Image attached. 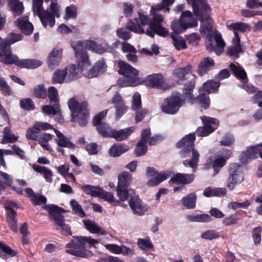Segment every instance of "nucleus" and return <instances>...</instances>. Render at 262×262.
<instances>
[{
  "label": "nucleus",
  "instance_id": "864d4df0",
  "mask_svg": "<svg viewBox=\"0 0 262 262\" xmlns=\"http://www.w3.org/2000/svg\"><path fill=\"white\" fill-rule=\"evenodd\" d=\"M100 188L90 185H85L81 187V189L86 194L92 196H98Z\"/></svg>",
  "mask_w": 262,
  "mask_h": 262
},
{
  "label": "nucleus",
  "instance_id": "4468645a",
  "mask_svg": "<svg viewBox=\"0 0 262 262\" xmlns=\"http://www.w3.org/2000/svg\"><path fill=\"white\" fill-rule=\"evenodd\" d=\"M54 130L57 137V139H55V141L57 144V150L58 152L64 154V150L63 149V147L69 148L73 149L75 148V145L68 138L59 130L56 129H54Z\"/></svg>",
  "mask_w": 262,
  "mask_h": 262
},
{
  "label": "nucleus",
  "instance_id": "473e14b6",
  "mask_svg": "<svg viewBox=\"0 0 262 262\" xmlns=\"http://www.w3.org/2000/svg\"><path fill=\"white\" fill-rule=\"evenodd\" d=\"M229 66L233 74L237 78L241 80H244L247 78V74L245 70L238 63H231Z\"/></svg>",
  "mask_w": 262,
  "mask_h": 262
},
{
  "label": "nucleus",
  "instance_id": "49530a36",
  "mask_svg": "<svg viewBox=\"0 0 262 262\" xmlns=\"http://www.w3.org/2000/svg\"><path fill=\"white\" fill-rule=\"evenodd\" d=\"M98 197H99L113 204H116L119 203V201L115 199L114 195L111 193L104 191L101 188L99 189Z\"/></svg>",
  "mask_w": 262,
  "mask_h": 262
},
{
  "label": "nucleus",
  "instance_id": "cd10ccee",
  "mask_svg": "<svg viewBox=\"0 0 262 262\" xmlns=\"http://www.w3.org/2000/svg\"><path fill=\"white\" fill-rule=\"evenodd\" d=\"M132 181V175L128 172H122L118 176L117 186L127 188V187L130 185Z\"/></svg>",
  "mask_w": 262,
  "mask_h": 262
},
{
  "label": "nucleus",
  "instance_id": "e2e57ef3",
  "mask_svg": "<svg viewBox=\"0 0 262 262\" xmlns=\"http://www.w3.org/2000/svg\"><path fill=\"white\" fill-rule=\"evenodd\" d=\"M48 96L50 100L51 103H58V92L53 86H51L48 89Z\"/></svg>",
  "mask_w": 262,
  "mask_h": 262
},
{
  "label": "nucleus",
  "instance_id": "5fc2aeb1",
  "mask_svg": "<svg viewBox=\"0 0 262 262\" xmlns=\"http://www.w3.org/2000/svg\"><path fill=\"white\" fill-rule=\"evenodd\" d=\"M201 237L204 239L212 240L219 238L220 234L214 230H208L202 233Z\"/></svg>",
  "mask_w": 262,
  "mask_h": 262
},
{
  "label": "nucleus",
  "instance_id": "79ce46f5",
  "mask_svg": "<svg viewBox=\"0 0 262 262\" xmlns=\"http://www.w3.org/2000/svg\"><path fill=\"white\" fill-rule=\"evenodd\" d=\"M44 208L50 214L51 220L61 215V213L64 212L63 209L53 205H46Z\"/></svg>",
  "mask_w": 262,
  "mask_h": 262
},
{
  "label": "nucleus",
  "instance_id": "39448f33",
  "mask_svg": "<svg viewBox=\"0 0 262 262\" xmlns=\"http://www.w3.org/2000/svg\"><path fill=\"white\" fill-rule=\"evenodd\" d=\"M160 10L154 6L151 7L150 15L152 16V20L149 23L148 29H147L145 34L151 37H154L155 34L162 36H165L168 35V31L161 25V23L164 20L163 16L159 13Z\"/></svg>",
  "mask_w": 262,
  "mask_h": 262
},
{
  "label": "nucleus",
  "instance_id": "c756f323",
  "mask_svg": "<svg viewBox=\"0 0 262 262\" xmlns=\"http://www.w3.org/2000/svg\"><path fill=\"white\" fill-rule=\"evenodd\" d=\"M68 69V74L66 81H70L77 79L80 77L82 69H80L77 66L72 64Z\"/></svg>",
  "mask_w": 262,
  "mask_h": 262
},
{
  "label": "nucleus",
  "instance_id": "c85d7f7f",
  "mask_svg": "<svg viewBox=\"0 0 262 262\" xmlns=\"http://www.w3.org/2000/svg\"><path fill=\"white\" fill-rule=\"evenodd\" d=\"M76 115H79L78 117L77 116L74 117V119H77L79 124L83 126L87 124L88 122V110L86 108V105L85 104L83 105L80 107V112L76 114Z\"/></svg>",
  "mask_w": 262,
  "mask_h": 262
},
{
  "label": "nucleus",
  "instance_id": "423d86ee",
  "mask_svg": "<svg viewBox=\"0 0 262 262\" xmlns=\"http://www.w3.org/2000/svg\"><path fill=\"white\" fill-rule=\"evenodd\" d=\"M43 0H33L32 10L34 14L39 17L44 27H53L55 24V18L50 11L42 7Z\"/></svg>",
  "mask_w": 262,
  "mask_h": 262
},
{
  "label": "nucleus",
  "instance_id": "680f3d73",
  "mask_svg": "<svg viewBox=\"0 0 262 262\" xmlns=\"http://www.w3.org/2000/svg\"><path fill=\"white\" fill-rule=\"evenodd\" d=\"M19 104L21 108L27 111L33 110L34 107V103L30 98H26L21 100Z\"/></svg>",
  "mask_w": 262,
  "mask_h": 262
},
{
  "label": "nucleus",
  "instance_id": "aec40b11",
  "mask_svg": "<svg viewBox=\"0 0 262 262\" xmlns=\"http://www.w3.org/2000/svg\"><path fill=\"white\" fill-rule=\"evenodd\" d=\"M81 42L85 49L93 51L98 54H103L107 50L105 45L97 44L91 40H86L81 41Z\"/></svg>",
  "mask_w": 262,
  "mask_h": 262
},
{
  "label": "nucleus",
  "instance_id": "412c9836",
  "mask_svg": "<svg viewBox=\"0 0 262 262\" xmlns=\"http://www.w3.org/2000/svg\"><path fill=\"white\" fill-rule=\"evenodd\" d=\"M214 66V60L210 57H204L199 62L198 73L202 76L206 74Z\"/></svg>",
  "mask_w": 262,
  "mask_h": 262
},
{
  "label": "nucleus",
  "instance_id": "6e6552de",
  "mask_svg": "<svg viewBox=\"0 0 262 262\" xmlns=\"http://www.w3.org/2000/svg\"><path fill=\"white\" fill-rule=\"evenodd\" d=\"M173 74L177 78L181 80L186 79V76L190 78V80L186 81L184 84V89L187 91H192L195 83V77L192 74V66L190 64L187 65L184 68H178L174 70Z\"/></svg>",
  "mask_w": 262,
  "mask_h": 262
},
{
  "label": "nucleus",
  "instance_id": "69168bd1",
  "mask_svg": "<svg viewBox=\"0 0 262 262\" xmlns=\"http://www.w3.org/2000/svg\"><path fill=\"white\" fill-rule=\"evenodd\" d=\"M9 7L15 15H20L23 13L24 9L21 2L15 3L14 5L9 6Z\"/></svg>",
  "mask_w": 262,
  "mask_h": 262
},
{
  "label": "nucleus",
  "instance_id": "72a5a7b5",
  "mask_svg": "<svg viewBox=\"0 0 262 262\" xmlns=\"http://www.w3.org/2000/svg\"><path fill=\"white\" fill-rule=\"evenodd\" d=\"M226 193V189L225 188H211L208 187L206 188L203 192V194L207 197L211 196H222Z\"/></svg>",
  "mask_w": 262,
  "mask_h": 262
},
{
  "label": "nucleus",
  "instance_id": "7c9ffc66",
  "mask_svg": "<svg viewBox=\"0 0 262 262\" xmlns=\"http://www.w3.org/2000/svg\"><path fill=\"white\" fill-rule=\"evenodd\" d=\"M126 187H120L117 186L116 191L117 196L121 201H125L136 195L134 190L132 189L127 190Z\"/></svg>",
  "mask_w": 262,
  "mask_h": 262
},
{
  "label": "nucleus",
  "instance_id": "0e129e2a",
  "mask_svg": "<svg viewBox=\"0 0 262 262\" xmlns=\"http://www.w3.org/2000/svg\"><path fill=\"white\" fill-rule=\"evenodd\" d=\"M147 151L146 143L145 142L139 141L136 149V154L137 156H142L144 155Z\"/></svg>",
  "mask_w": 262,
  "mask_h": 262
},
{
  "label": "nucleus",
  "instance_id": "8fccbe9b",
  "mask_svg": "<svg viewBox=\"0 0 262 262\" xmlns=\"http://www.w3.org/2000/svg\"><path fill=\"white\" fill-rule=\"evenodd\" d=\"M196 195L190 193L183 199V204L188 208H193L195 205Z\"/></svg>",
  "mask_w": 262,
  "mask_h": 262
},
{
  "label": "nucleus",
  "instance_id": "338daca9",
  "mask_svg": "<svg viewBox=\"0 0 262 262\" xmlns=\"http://www.w3.org/2000/svg\"><path fill=\"white\" fill-rule=\"evenodd\" d=\"M51 13L54 17H59L61 14V9L59 5L55 2H52L50 5Z\"/></svg>",
  "mask_w": 262,
  "mask_h": 262
},
{
  "label": "nucleus",
  "instance_id": "3c124183",
  "mask_svg": "<svg viewBox=\"0 0 262 262\" xmlns=\"http://www.w3.org/2000/svg\"><path fill=\"white\" fill-rule=\"evenodd\" d=\"M220 84V83L217 82L209 80L204 84L203 90L208 93H212L217 90Z\"/></svg>",
  "mask_w": 262,
  "mask_h": 262
},
{
  "label": "nucleus",
  "instance_id": "13d9d810",
  "mask_svg": "<svg viewBox=\"0 0 262 262\" xmlns=\"http://www.w3.org/2000/svg\"><path fill=\"white\" fill-rule=\"evenodd\" d=\"M137 244L141 249L145 250L150 249L153 247L151 241L148 238H139L138 240Z\"/></svg>",
  "mask_w": 262,
  "mask_h": 262
},
{
  "label": "nucleus",
  "instance_id": "f257e3e1",
  "mask_svg": "<svg viewBox=\"0 0 262 262\" xmlns=\"http://www.w3.org/2000/svg\"><path fill=\"white\" fill-rule=\"evenodd\" d=\"M191 4L195 15L200 17L202 24L200 32L206 37V48L219 55L224 50L226 46L222 35L219 32H213V20L208 15L210 11L206 0H187Z\"/></svg>",
  "mask_w": 262,
  "mask_h": 262
},
{
  "label": "nucleus",
  "instance_id": "052dcab7",
  "mask_svg": "<svg viewBox=\"0 0 262 262\" xmlns=\"http://www.w3.org/2000/svg\"><path fill=\"white\" fill-rule=\"evenodd\" d=\"M261 228L260 227H256L253 229L252 234L254 244L256 245H259L261 241Z\"/></svg>",
  "mask_w": 262,
  "mask_h": 262
},
{
  "label": "nucleus",
  "instance_id": "a19ab883",
  "mask_svg": "<svg viewBox=\"0 0 262 262\" xmlns=\"http://www.w3.org/2000/svg\"><path fill=\"white\" fill-rule=\"evenodd\" d=\"M52 106L43 105L42 106V111L47 115H60V109L58 105V103H51Z\"/></svg>",
  "mask_w": 262,
  "mask_h": 262
},
{
  "label": "nucleus",
  "instance_id": "de8ad7c7",
  "mask_svg": "<svg viewBox=\"0 0 262 262\" xmlns=\"http://www.w3.org/2000/svg\"><path fill=\"white\" fill-rule=\"evenodd\" d=\"M167 178L168 174L166 173H159L153 178L150 179L147 182V185L151 187L157 186Z\"/></svg>",
  "mask_w": 262,
  "mask_h": 262
},
{
  "label": "nucleus",
  "instance_id": "f8f14e48",
  "mask_svg": "<svg viewBox=\"0 0 262 262\" xmlns=\"http://www.w3.org/2000/svg\"><path fill=\"white\" fill-rule=\"evenodd\" d=\"M2 49H0L1 57H3L1 61L6 64H15L19 67L20 60L17 56L11 53V48L9 47V43H3Z\"/></svg>",
  "mask_w": 262,
  "mask_h": 262
},
{
  "label": "nucleus",
  "instance_id": "c03bdc74",
  "mask_svg": "<svg viewBox=\"0 0 262 262\" xmlns=\"http://www.w3.org/2000/svg\"><path fill=\"white\" fill-rule=\"evenodd\" d=\"M192 103H198L201 107L207 108L210 105V99L206 94H201L196 99H193Z\"/></svg>",
  "mask_w": 262,
  "mask_h": 262
},
{
  "label": "nucleus",
  "instance_id": "4be33fe9",
  "mask_svg": "<svg viewBox=\"0 0 262 262\" xmlns=\"http://www.w3.org/2000/svg\"><path fill=\"white\" fill-rule=\"evenodd\" d=\"M15 24L20 28L22 32L26 35H30L33 31V26L28 17H21L15 21Z\"/></svg>",
  "mask_w": 262,
  "mask_h": 262
},
{
  "label": "nucleus",
  "instance_id": "1a4fd4ad",
  "mask_svg": "<svg viewBox=\"0 0 262 262\" xmlns=\"http://www.w3.org/2000/svg\"><path fill=\"white\" fill-rule=\"evenodd\" d=\"M183 103V101L179 96H171L164 100L161 108L165 114L173 115L179 111Z\"/></svg>",
  "mask_w": 262,
  "mask_h": 262
},
{
  "label": "nucleus",
  "instance_id": "774afa93",
  "mask_svg": "<svg viewBox=\"0 0 262 262\" xmlns=\"http://www.w3.org/2000/svg\"><path fill=\"white\" fill-rule=\"evenodd\" d=\"M34 93L38 98H45L47 95V92L43 85H38L34 89Z\"/></svg>",
  "mask_w": 262,
  "mask_h": 262
},
{
  "label": "nucleus",
  "instance_id": "a211bd4d",
  "mask_svg": "<svg viewBox=\"0 0 262 262\" xmlns=\"http://www.w3.org/2000/svg\"><path fill=\"white\" fill-rule=\"evenodd\" d=\"M62 51L61 49H54L49 54L47 63L49 68L53 69L60 62Z\"/></svg>",
  "mask_w": 262,
  "mask_h": 262
},
{
  "label": "nucleus",
  "instance_id": "bb28decb",
  "mask_svg": "<svg viewBox=\"0 0 262 262\" xmlns=\"http://www.w3.org/2000/svg\"><path fill=\"white\" fill-rule=\"evenodd\" d=\"M181 20L188 28L195 27L198 25L196 19L193 17L192 13L189 11L183 12L180 17Z\"/></svg>",
  "mask_w": 262,
  "mask_h": 262
},
{
  "label": "nucleus",
  "instance_id": "9d476101",
  "mask_svg": "<svg viewBox=\"0 0 262 262\" xmlns=\"http://www.w3.org/2000/svg\"><path fill=\"white\" fill-rule=\"evenodd\" d=\"M243 180L244 176L241 166L237 164L231 165L229 168V175L227 182V188L230 190H233L236 185L241 183Z\"/></svg>",
  "mask_w": 262,
  "mask_h": 262
},
{
  "label": "nucleus",
  "instance_id": "5701e85b",
  "mask_svg": "<svg viewBox=\"0 0 262 262\" xmlns=\"http://www.w3.org/2000/svg\"><path fill=\"white\" fill-rule=\"evenodd\" d=\"M223 155L224 157L217 158L212 162L214 171L213 175L216 174L219 172L220 169L225 165L226 160L231 156V152L229 150H226Z\"/></svg>",
  "mask_w": 262,
  "mask_h": 262
},
{
  "label": "nucleus",
  "instance_id": "f3484780",
  "mask_svg": "<svg viewBox=\"0 0 262 262\" xmlns=\"http://www.w3.org/2000/svg\"><path fill=\"white\" fill-rule=\"evenodd\" d=\"M204 125L199 128L196 130L197 134L200 136H206L212 133L214 130L209 124H217L219 121L216 119L209 117L204 116L201 118Z\"/></svg>",
  "mask_w": 262,
  "mask_h": 262
},
{
  "label": "nucleus",
  "instance_id": "37998d69",
  "mask_svg": "<svg viewBox=\"0 0 262 262\" xmlns=\"http://www.w3.org/2000/svg\"><path fill=\"white\" fill-rule=\"evenodd\" d=\"M171 28L177 34L182 33L187 29L183 21L181 20V18H180L179 20H175L171 23Z\"/></svg>",
  "mask_w": 262,
  "mask_h": 262
},
{
  "label": "nucleus",
  "instance_id": "bf43d9fd",
  "mask_svg": "<svg viewBox=\"0 0 262 262\" xmlns=\"http://www.w3.org/2000/svg\"><path fill=\"white\" fill-rule=\"evenodd\" d=\"M174 0H162V2L158 4L157 6H154L158 10H165L168 12L170 10L169 7L172 5L174 3Z\"/></svg>",
  "mask_w": 262,
  "mask_h": 262
},
{
  "label": "nucleus",
  "instance_id": "dca6fc26",
  "mask_svg": "<svg viewBox=\"0 0 262 262\" xmlns=\"http://www.w3.org/2000/svg\"><path fill=\"white\" fill-rule=\"evenodd\" d=\"M134 130V127H130L119 130L115 129L110 130L107 132L103 133V135L104 136V137H111L117 141H121L126 139L133 132Z\"/></svg>",
  "mask_w": 262,
  "mask_h": 262
},
{
  "label": "nucleus",
  "instance_id": "c9c22d12",
  "mask_svg": "<svg viewBox=\"0 0 262 262\" xmlns=\"http://www.w3.org/2000/svg\"><path fill=\"white\" fill-rule=\"evenodd\" d=\"M42 62L37 59L20 60L19 67L21 68L35 69L40 67Z\"/></svg>",
  "mask_w": 262,
  "mask_h": 262
},
{
  "label": "nucleus",
  "instance_id": "58836bf2",
  "mask_svg": "<svg viewBox=\"0 0 262 262\" xmlns=\"http://www.w3.org/2000/svg\"><path fill=\"white\" fill-rule=\"evenodd\" d=\"M67 74V68H64L62 70H57L54 72L52 80L54 82L62 83L64 80L66 81Z\"/></svg>",
  "mask_w": 262,
  "mask_h": 262
},
{
  "label": "nucleus",
  "instance_id": "09e8293b",
  "mask_svg": "<svg viewBox=\"0 0 262 262\" xmlns=\"http://www.w3.org/2000/svg\"><path fill=\"white\" fill-rule=\"evenodd\" d=\"M0 249L5 253V254H3L0 251V257L4 258L5 255H8L10 257H13L17 254L16 251L13 250L10 247L2 242H0Z\"/></svg>",
  "mask_w": 262,
  "mask_h": 262
},
{
  "label": "nucleus",
  "instance_id": "6ab92c4d",
  "mask_svg": "<svg viewBox=\"0 0 262 262\" xmlns=\"http://www.w3.org/2000/svg\"><path fill=\"white\" fill-rule=\"evenodd\" d=\"M232 45L227 49V54L232 57L238 58L239 54L243 52V49L240 43V38L236 34L235 37L232 38Z\"/></svg>",
  "mask_w": 262,
  "mask_h": 262
},
{
  "label": "nucleus",
  "instance_id": "e433bc0d",
  "mask_svg": "<svg viewBox=\"0 0 262 262\" xmlns=\"http://www.w3.org/2000/svg\"><path fill=\"white\" fill-rule=\"evenodd\" d=\"M86 229L92 233H100L101 235L106 234V232L99 227L97 224L91 221H84Z\"/></svg>",
  "mask_w": 262,
  "mask_h": 262
},
{
  "label": "nucleus",
  "instance_id": "4d7b16f0",
  "mask_svg": "<svg viewBox=\"0 0 262 262\" xmlns=\"http://www.w3.org/2000/svg\"><path fill=\"white\" fill-rule=\"evenodd\" d=\"M70 204L76 214L80 217H84L85 216V213L81 205L76 200H72L70 202Z\"/></svg>",
  "mask_w": 262,
  "mask_h": 262
},
{
  "label": "nucleus",
  "instance_id": "0eeeda50",
  "mask_svg": "<svg viewBox=\"0 0 262 262\" xmlns=\"http://www.w3.org/2000/svg\"><path fill=\"white\" fill-rule=\"evenodd\" d=\"M71 46L75 52L77 66L82 70L89 68L91 64L89 56L81 41H73Z\"/></svg>",
  "mask_w": 262,
  "mask_h": 262
},
{
  "label": "nucleus",
  "instance_id": "393cba45",
  "mask_svg": "<svg viewBox=\"0 0 262 262\" xmlns=\"http://www.w3.org/2000/svg\"><path fill=\"white\" fill-rule=\"evenodd\" d=\"M107 68L103 60H99L95 63L93 67L88 73L89 78L95 77L102 74L105 72Z\"/></svg>",
  "mask_w": 262,
  "mask_h": 262
},
{
  "label": "nucleus",
  "instance_id": "f03ea898",
  "mask_svg": "<svg viewBox=\"0 0 262 262\" xmlns=\"http://www.w3.org/2000/svg\"><path fill=\"white\" fill-rule=\"evenodd\" d=\"M86 243H88L90 245H94L98 244L99 241L91 237L74 236L73 239L70 243L67 244L66 252L75 256L90 258L93 256V253L86 249L85 246Z\"/></svg>",
  "mask_w": 262,
  "mask_h": 262
},
{
  "label": "nucleus",
  "instance_id": "2f4dec72",
  "mask_svg": "<svg viewBox=\"0 0 262 262\" xmlns=\"http://www.w3.org/2000/svg\"><path fill=\"white\" fill-rule=\"evenodd\" d=\"M32 167L34 170L43 174L47 182H52L53 173L50 169L46 167L35 164L33 165Z\"/></svg>",
  "mask_w": 262,
  "mask_h": 262
},
{
  "label": "nucleus",
  "instance_id": "4c0bfd02",
  "mask_svg": "<svg viewBox=\"0 0 262 262\" xmlns=\"http://www.w3.org/2000/svg\"><path fill=\"white\" fill-rule=\"evenodd\" d=\"M227 27L229 30L233 31L234 34V37H235V34L238 35L237 32V31L244 32L249 28L248 25L242 22L227 24Z\"/></svg>",
  "mask_w": 262,
  "mask_h": 262
},
{
  "label": "nucleus",
  "instance_id": "9b49d317",
  "mask_svg": "<svg viewBox=\"0 0 262 262\" xmlns=\"http://www.w3.org/2000/svg\"><path fill=\"white\" fill-rule=\"evenodd\" d=\"M145 83L150 88L164 90L170 88L167 80L161 74H154L147 76L145 78Z\"/></svg>",
  "mask_w": 262,
  "mask_h": 262
},
{
  "label": "nucleus",
  "instance_id": "b1692460",
  "mask_svg": "<svg viewBox=\"0 0 262 262\" xmlns=\"http://www.w3.org/2000/svg\"><path fill=\"white\" fill-rule=\"evenodd\" d=\"M195 178L193 174L178 173L172 176L170 181L176 184H188L192 183Z\"/></svg>",
  "mask_w": 262,
  "mask_h": 262
},
{
  "label": "nucleus",
  "instance_id": "20e7f679",
  "mask_svg": "<svg viewBox=\"0 0 262 262\" xmlns=\"http://www.w3.org/2000/svg\"><path fill=\"white\" fill-rule=\"evenodd\" d=\"M118 66L119 73L124 76L118 80V83L121 86H136L140 83L138 71L136 69L122 60L118 62Z\"/></svg>",
  "mask_w": 262,
  "mask_h": 262
},
{
  "label": "nucleus",
  "instance_id": "2eb2a0df",
  "mask_svg": "<svg viewBox=\"0 0 262 262\" xmlns=\"http://www.w3.org/2000/svg\"><path fill=\"white\" fill-rule=\"evenodd\" d=\"M129 207L134 214L142 215L148 210V206L144 204L137 195L130 198L128 201Z\"/></svg>",
  "mask_w": 262,
  "mask_h": 262
},
{
  "label": "nucleus",
  "instance_id": "f704fd0d",
  "mask_svg": "<svg viewBox=\"0 0 262 262\" xmlns=\"http://www.w3.org/2000/svg\"><path fill=\"white\" fill-rule=\"evenodd\" d=\"M127 146L121 144L113 145L110 149V155L113 157L120 156L128 150Z\"/></svg>",
  "mask_w": 262,
  "mask_h": 262
},
{
  "label": "nucleus",
  "instance_id": "a18cd8bd",
  "mask_svg": "<svg viewBox=\"0 0 262 262\" xmlns=\"http://www.w3.org/2000/svg\"><path fill=\"white\" fill-rule=\"evenodd\" d=\"M68 104L69 108L72 112L73 116L74 117L76 116L78 117L79 116V115H76V114L80 112V107H81L82 105L85 104L87 106L86 104L85 103H83L79 105L78 102L74 98L70 99L69 100Z\"/></svg>",
  "mask_w": 262,
  "mask_h": 262
},
{
  "label": "nucleus",
  "instance_id": "6e6d98bb",
  "mask_svg": "<svg viewBox=\"0 0 262 262\" xmlns=\"http://www.w3.org/2000/svg\"><path fill=\"white\" fill-rule=\"evenodd\" d=\"M77 17V7L74 5H70L67 7L65 10L66 19L76 18Z\"/></svg>",
  "mask_w": 262,
  "mask_h": 262
},
{
  "label": "nucleus",
  "instance_id": "7ed1b4c3",
  "mask_svg": "<svg viewBox=\"0 0 262 262\" xmlns=\"http://www.w3.org/2000/svg\"><path fill=\"white\" fill-rule=\"evenodd\" d=\"M195 136L193 134H190L183 138L177 143L179 148H183V151L191 156V159L184 161L183 164L186 167H190L191 171L194 172L198 165L199 154L194 149L193 142L195 140Z\"/></svg>",
  "mask_w": 262,
  "mask_h": 262
},
{
  "label": "nucleus",
  "instance_id": "603ef678",
  "mask_svg": "<svg viewBox=\"0 0 262 262\" xmlns=\"http://www.w3.org/2000/svg\"><path fill=\"white\" fill-rule=\"evenodd\" d=\"M127 28L133 32L139 34H143L146 32L141 28L136 19L130 20L127 25Z\"/></svg>",
  "mask_w": 262,
  "mask_h": 262
},
{
  "label": "nucleus",
  "instance_id": "ddd939ff",
  "mask_svg": "<svg viewBox=\"0 0 262 262\" xmlns=\"http://www.w3.org/2000/svg\"><path fill=\"white\" fill-rule=\"evenodd\" d=\"M51 128L52 125L47 122H36L33 126L28 129L26 137L28 140H37L38 135L41 131Z\"/></svg>",
  "mask_w": 262,
  "mask_h": 262
},
{
  "label": "nucleus",
  "instance_id": "ea45409f",
  "mask_svg": "<svg viewBox=\"0 0 262 262\" xmlns=\"http://www.w3.org/2000/svg\"><path fill=\"white\" fill-rule=\"evenodd\" d=\"M52 139V136L50 134L45 133L42 137L38 138L39 144L46 150L50 152L52 151V148L48 144V142Z\"/></svg>",
  "mask_w": 262,
  "mask_h": 262
},
{
  "label": "nucleus",
  "instance_id": "a878e982",
  "mask_svg": "<svg viewBox=\"0 0 262 262\" xmlns=\"http://www.w3.org/2000/svg\"><path fill=\"white\" fill-rule=\"evenodd\" d=\"M259 147H261L260 144L248 147L246 152L241 155V161L243 163H246L249 159L255 158L258 153L259 154V152H261L259 149Z\"/></svg>",
  "mask_w": 262,
  "mask_h": 262
}]
</instances>
